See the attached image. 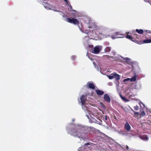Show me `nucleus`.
<instances>
[{
    "instance_id": "nucleus-1",
    "label": "nucleus",
    "mask_w": 151,
    "mask_h": 151,
    "mask_svg": "<svg viewBox=\"0 0 151 151\" xmlns=\"http://www.w3.org/2000/svg\"><path fill=\"white\" fill-rule=\"evenodd\" d=\"M88 128L78 125H76L68 130V133L75 137H82L87 133Z\"/></svg>"
},
{
    "instance_id": "nucleus-2",
    "label": "nucleus",
    "mask_w": 151,
    "mask_h": 151,
    "mask_svg": "<svg viewBox=\"0 0 151 151\" xmlns=\"http://www.w3.org/2000/svg\"><path fill=\"white\" fill-rule=\"evenodd\" d=\"M126 34L127 35H126V34H122L120 32H116L113 34L111 36V38L113 39H115L116 38H123L125 37L126 38L130 40H132V37L131 36L128 35L129 32H126Z\"/></svg>"
},
{
    "instance_id": "nucleus-3",
    "label": "nucleus",
    "mask_w": 151,
    "mask_h": 151,
    "mask_svg": "<svg viewBox=\"0 0 151 151\" xmlns=\"http://www.w3.org/2000/svg\"><path fill=\"white\" fill-rule=\"evenodd\" d=\"M139 72L133 71V85L134 87V89H138L140 88V86L137 84V81L138 79V73Z\"/></svg>"
},
{
    "instance_id": "nucleus-4",
    "label": "nucleus",
    "mask_w": 151,
    "mask_h": 151,
    "mask_svg": "<svg viewBox=\"0 0 151 151\" xmlns=\"http://www.w3.org/2000/svg\"><path fill=\"white\" fill-rule=\"evenodd\" d=\"M140 70L139 67L138 66V63L136 61L133 62V71L139 72Z\"/></svg>"
},
{
    "instance_id": "nucleus-5",
    "label": "nucleus",
    "mask_w": 151,
    "mask_h": 151,
    "mask_svg": "<svg viewBox=\"0 0 151 151\" xmlns=\"http://www.w3.org/2000/svg\"><path fill=\"white\" fill-rule=\"evenodd\" d=\"M67 22L70 23L74 24H77L78 26L79 22L78 19H76L67 18Z\"/></svg>"
},
{
    "instance_id": "nucleus-6",
    "label": "nucleus",
    "mask_w": 151,
    "mask_h": 151,
    "mask_svg": "<svg viewBox=\"0 0 151 151\" xmlns=\"http://www.w3.org/2000/svg\"><path fill=\"white\" fill-rule=\"evenodd\" d=\"M136 32L139 34H142L144 32V31L142 29H136V31H133V38H135L136 37L138 39H139L138 36H137L135 34Z\"/></svg>"
},
{
    "instance_id": "nucleus-7",
    "label": "nucleus",
    "mask_w": 151,
    "mask_h": 151,
    "mask_svg": "<svg viewBox=\"0 0 151 151\" xmlns=\"http://www.w3.org/2000/svg\"><path fill=\"white\" fill-rule=\"evenodd\" d=\"M99 47V46H96L94 47L93 50L91 51V52L95 54H98L100 52Z\"/></svg>"
},
{
    "instance_id": "nucleus-8",
    "label": "nucleus",
    "mask_w": 151,
    "mask_h": 151,
    "mask_svg": "<svg viewBox=\"0 0 151 151\" xmlns=\"http://www.w3.org/2000/svg\"><path fill=\"white\" fill-rule=\"evenodd\" d=\"M137 101L138 102L140 106L141 109H143L145 108V105L138 99H135L133 98V102L134 103V101Z\"/></svg>"
},
{
    "instance_id": "nucleus-9",
    "label": "nucleus",
    "mask_w": 151,
    "mask_h": 151,
    "mask_svg": "<svg viewBox=\"0 0 151 151\" xmlns=\"http://www.w3.org/2000/svg\"><path fill=\"white\" fill-rule=\"evenodd\" d=\"M104 98L105 101L107 103H110L111 99L110 97L107 94H104Z\"/></svg>"
},
{
    "instance_id": "nucleus-10",
    "label": "nucleus",
    "mask_w": 151,
    "mask_h": 151,
    "mask_svg": "<svg viewBox=\"0 0 151 151\" xmlns=\"http://www.w3.org/2000/svg\"><path fill=\"white\" fill-rule=\"evenodd\" d=\"M137 43L139 44H141L143 43H151V39L145 40L142 42V41H136Z\"/></svg>"
},
{
    "instance_id": "nucleus-11",
    "label": "nucleus",
    "mask_w": 151,
    "mask_h": 151,
    "mask_svg": "<svg viewBox=\"0 0 151 151\" xmlns=\"http://www.w3.org/2000/svg\"><path fill=\"white\" fill-rule=\"evenodd\" d=\"M139 137L143 141H147L149 140V137L146 134L141 135L139 136Z\"/></svg>"
},
{
    "instance_id": "nucleus-12",
    "label": "nucleus",
    "mask_w": 151,
    "mask_h": 151,
    "mask_svg": "<svg viewBox=\"0 0 151 151\" xmlns=\"http://www.w3.org/2000/svg\"><path fill=\"white\" fill-rule=\"evenodd\" d=\"M87 86L88 87V88L92 89H94L95 88V86L94 85L93 83L91 82H87Z\"/></svg>"
},
{
    "instance_id": "nucleus-13",
    "label": "nucleus",
    "mask_w": 151,
    "mask_h": 151,
    "mask_svg": "<svg viewBox=\"0 0 151 151\" xmlns=\"http://www.w3.org/2000/svg\"><path fill=\"white\" fill-rule=\"evenodd\" d=\"M125 129L127 131H129L131 129V126L129 124L128 122H126L125 125L124 126Z\"/></svg>"
},
{
    "instance_id": "nucleus-14",
    "label": "nucleus",
    "mask_w": 151,
    "mask_h": 151,
    "mask_svg": "<svg viewBox=\"0 0 151 151\" xmlns=\"http://www.w3.org/2000/svg\"><path fill=\"white\" fill-rule=\"evenodd\" d=\"M80 99L82 105L84 106L85 105V102L86 100V99L85 98V96L84 95H82L80 98Z\"/></svg>"
},
{
    "instance_id": "nucleus-15",
    "label": "nucleus",
    "mask_w": 151,
    "mask_h": 151,
    "mask_svg": "<svg viewBox=\"0 0 151 151\" xmlns=\"http://www.w3.org/2000/svg\"><path fill=\"white\" fill-rule=\"evenodd\" d=\"M96 92L98 95H102L104 94V92L100 90H95Z\"/></svg>"
},
{
    "instance_id": "nucleus-16",
    "label": "nucleus",
    "mask_w": 151,
    "mask_h": 151,
    "mask_svg": "<svg viewBox=\"0 0 151 151\" xmlns=\"http://www.w3.org/2000/svg\"><path fill=\"white\" fill-rule=\"evenodd\" d=\"M111 75H114V78H115L116 81L119 80L120 79V76L119 74H117L116 73H112Z\"/></svg>"
},
{
    "instance_id": "nucleus-17",
    "label": "nucleus",
    "mask_w": 151,
    "mask_h": 151,
    "mask_svg": "<svg viewBox=\"0 0 151 151\" xmlns=\"http://www.w3.org/2000/svg\"><path fill=\"white\" fill-rule=\"evenodd\" d=\"M133 111L134 112V116L135 117V118H137V119H138V118H140V114L134 111L133 110Z\"/></svg>"
},
{
    "instance_id": "nucleus-18",
    "label": "nucleus",
    "mask_w": 151,
    "mask_h": 151,
    "mask_svg": "<svg viewBox=\"0 0 151 151\" xmlns=\"http://www.w3.org/2000/svg\"><path fill=\"white\" fill-rule=\"evenodd\" d=\"M119 96L125 102H127L128 101V100L125 97L122 96L121 94H119Z\"/></svg>"
},
{
    "instance_id": "nucleus-19",
    "label": "nucleus",
    "mask_w": 151,
    "mask_h": 151,
    "mask_svg": "<svg viewBox=\"0 0 151 151\" xmlns=\"http://www.w3.org/2000/svg\"><path fill=\"white\" fill-rule=\"evenodd\" d=\"M103 57L104 59H105V58L108 59V58H111V59H113V56H109V55H104L103 56Z\"/></svg>"
},
{
    "instance_id": "nucleus-20",
    "label": "nucleus",
    "mask_w": 151,
    "mask_h": 151,
    "mask_svg": "<svg viewBox=\"0 0 151 151\" xmlns=\"http://www.w3.org/2000/svg\"><path fill=\"white\" fill-rule=\"evenodd\" d=\"M111 50V47H107L105 48L104 49V51L106 52H110Z\"/></svg>"
},
{
    "instance_id": "nucleus-21",
    "label": "nucleus",
    "mask_w": 151,
    "mask_h": 151,
    "mask_svg": "<svg viewBox=\"0 0 151 151\" xmlns=\"http://www.w3.org/2000/svg\"><path fill=\"white\" fill-rule=\"evenodd\" d=\"M145 115V113L144 111H143L141 114H140V117H143Z\"/></svg>"
},
{
    "instance_id": "nucleus-22",
    "label": "nucleus",
    "mask_w": 151,
    "mask_h": 151,
    "mask_svg": "<svg viewBox=\"0 0 151 151\" xmlns=\"http://www.w3.org/2000/svg\"><path fill=\"white\" fill-rule=\"evenodd\" d=\"M129 80H130L131 82H132V78H128L125 79L124 80V82H126Z\"/></svg>"
},
{
    "instance_id": "nucleus-23",
    "label": "nucleus",
    "mask_w": 151,
    "mask_h": 151,
    "mask_svg": "<svg viewBox=\"0 0 151 151\" xmlns=\"http://www.w3.org/2000/svg\"><path fill=\"white\" fill-rule=\"evenodd\" d=\"M68 6H69V8H68L69 9V10L70 11H72L73 10V9L72 8V6L70 4L69 5H68Z\"/></svg>"
},
{
    "instance_id": "nucleus-24",
    "label": "nucleus",
    "mask_w": 151,
    "mask_h": 151,
    "mask_svg": "<svg viewBox=\"0 0 151 151\" xmlns=\"http://www.w3.org/2000/svg\"><path fill=\"white\" fill-rule=\"evenodd\" d=\"M109 78L110 79H111L114 78V75H109L108 76Z\"/></svg>"
},
{
    "instance_id": "nucleus-25",
    "label": "nucleus",
    "mask_w": 151,
    "mask_h": 151,
    "mask_svg": "<svg viewBox=\"0 0 151 151\" xmlns=\"http://www.w3.org/2000/svg\"><path fill=\"white\" fill-rule=\"evenodd\" d=\"M64 1L66 3V5H69V4H70V2H68V1H67V0H64Z\"/></svg>"
},
{
    "instance_id": "nucleus-26",
    "label": "nucleus",
    "mask_w": 151,
    "mask_h": 151,
    "mask_svg": "<svg viewBox=\"0 0 151 151\" xmlns=\"http://www.w3.org/2000/svg\"><path fill=\"white\" fill-rule=\"evenodd\" d=\"M134 109L135 110H137L138 109L139 107L137 106H136L134 107Z\"/></svg>"
},
{
    "instance_id": "nucleus-27",
    "label": "nucleus",
    "mask_w": 151,
    "mask_h": 151,
    "mask_svg": "<svg viewBox=\"0 0 151 151\" xmlns=\"http://www.w3.org/2000/svg\"><path fill=\"white\" fill-rule=\"evenodd\" d=\"M145 32H147L148 33H151V31L150 30H145Z\"/></svg>"
},
{
    "instance_id": "nucleus-28",
    "label": "nucleus",
    "mask_w": 151,
    "mask_h": 151,
    "mask_svg": "<svg viewBox=\"0 0 151 151\" xmlns=\"http://www.w3.org/2000/svg\"><path fill=\"white\" fill-rule=\"evenodd\" d=\"M124 60H126L127 62H128L129 61V59L128 58H126L124 59Z\"/></svg>"
},
{
    "instance_id": "nucleus-29",
    "label": "nucleus",
    "mask_w": 151,
    "mask_h": 151,
    "mask_svg": "<svg viewBox=\"0 0 151 151\" xmlns=\"http://www.w3.org/2000/svg\"><path fill=\"white\" fill-rule=\"evenodd\" d=\"M104 118L105 119V120H107V116H105V118Z\"/></svg>"
},
{
    "instance_id": "nucleus-30",
    "label": "nucleus",
    "mask_w": 151,
    "mask_h": 151,
    "mask_svg": "<svg viewBox=\"0 0 151 151\" xmlns=\"http://www.w3.org/2000/svg\"><path fill=\"white\" fill-rule=\"evenodd\" d=\"M71 58H72V59H73V60H74L75 58V57L74 56H72V57H71Z\"/></svg>"
},
{
    "instance_id": "nucleus-31",
    "label": "nucleus",
    "mask_w": 151,
    "mask_h": 151,
    "mask_svg": "<svg viewBox=\"0 0 151 151\" xmlns=\"http://www.w3.org/2000/svg\"><path fill=\"white\" fill-rule=\"evenodd\" d=\"M144 1L145 2H149V0H144Z\"/></svg>"
},
{
    "instance_id": "nucleus-32",
    "label": "nucleus",
    "mask_w": 151,
    "mask_h": 151,
    "mask_svg": "<svg viewBox=\"0 0 151 151\" xmlns=\"http://www.w3.org/2000/svg\"><path fill=\"white\" fill-rule=\"evenodd\" d=\"M127 149L128 150L129 149V147L128 146H127Z\"/></svg>"
},
{
    "instance_id": "nucleus-33",
    "label": "nucleus",
    "mask_w": 151,
    "mask_h": 151,
    "mask_svg": "<svg viewBox=\"0 0 151 151\" xmlns=\"http://www.w3.org/2000/svg\"><path fill=\"white\" fill-rule=\"evenodd\" d=\"M149 3H150V4L151 5V2L150 3V2H149Z\"/></svg>"
},
{
    "instance_id": "nucleus-34",
    "label": "nucleus",
    "mask_w": 151,
    "mask_h": 151,
    "mask_svg": "<svg viewBox=\"0 0 151 151\" xmlns=\"http://www.w3.org/2000/svg\"><path fill=\"white\" fill-rule=\"evenodd\" d=\"M133 42L134 41V40H132Z\"/></svg>"
},
{
    "instance_id": "nucleus-35",
    "label": "nucleus",
    "mask_w": 151,
    "mask_h": 151,
    "mask_svg": "<svg viewBox=\"0 0 151 151\" xmlns=\"http://www.w3.org/2000/svg\"><path fill=\"white\" fill-rule=\"evenodd\" d=\"M133 151H134V150H133Z\"/></svg>"
}]
</instances>
